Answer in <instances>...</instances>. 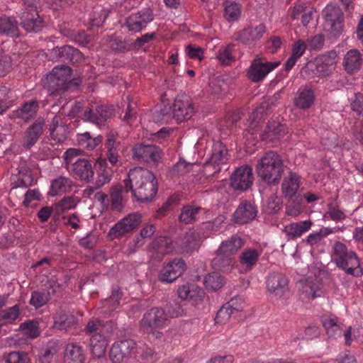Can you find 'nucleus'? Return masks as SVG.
<instances>
[{
  "label": "nucleus",
  "instance_id": "f257e3e1",
  "mask_svg": "<svg viewBox=\"0 0 363 363\" xmlns=\"http://www.w3.org/2000/svg\"><path fill=\"white\" fill-rule=\"evenodd\" d=\"M126 191H131L133 196L140 203L150 201L157 193V180L150 170L143 167L131 169L124 179Z\"/></svg>",
  "mask_w": 363,
  "mask_h": 363
},
{
  "label": "nucleus",
  "instance_id": "f03ea898",
  "mask_svg": "<svg viewBox=\"0 0 363 363\" xmlns=\"http://www.w3.org/2000/svg\"><path fill=\"white\" fill-rule=\"evenodd\" d=\"M71 74L72 69L65 65L55 67L52 72L47 74L44 81V86L48 91L45 101L52 107L58 106L64 103L62 108H65L67 104L66 94L72 84Z\"/></svg>",
  "mask_w": 363,
  "mask_h": 363
},
{
  "label": "nucleus",
  "instance_id": "7ed1b4c3",
  "mask_svg": "<svg viewBox=\"0 0 363 363\" xmlns=\"http://www.w3.org/2000/svg\"><path fill=\"white\" fill-rule=\"evenodd\" d=\"M256 172L259 177L269 185L279 183L284 172L281 156L274 151L266 152L258 161Z\"/></svg>",
  "mask_w": 363,
  "mask_h": 363
},
{
  "label": "nucleus",
  "instance_id": "20e7f679",
  "mask_svg": "<svg viewBox=\"0 0 363 363\" xmlns=\"http://www.w3.org/2000/svg\"><path fill=\"white\" fill-rule=\"evenodd\" d=\"M166 311L158 307L147 311L140 321V329L154 339H161L163 336L161 329L167 325Z\"/></svg>",
  "mask_w": 363,
  "mask_h": 363
},
{
  "label": "nucleus",
  "instance_id": "39448f33",
  "mask_svg": "<svg viewBox=\"0 0 363 363\" xmlns=\"http://www.w3.org/2000/svg\"><path fill=\"white\" fill-rule=\"evenodd\" d=\"M332 258L337 266L348 274L359 276L362 272L356 254L352 251H348L346 245L341 242L337 241L335 243Z\"/></svg>",
  "mask_w": 363,
  "mask_h": 363
},
{
  "label": "nucleus",
  "instance_id": "423d86ee",
  "mask_svg": "<svg viewBox=\"0 0 363 363\" xmlns=\"http://www.w3.org/2000/svg\"><path fill=\"white\" fill-rule=\"evenodd\" d=\"M138 352L136 342L132 339H125L113 345L110 351V359L113 363H121Z\"/></svg>",
  "mask_w": 363,
  "mask_h": 363
},
{
  "label": "nucleus",
  "instance_id": "0eeeda50",
  "mask_svg": "<svg viewBox=\"0 0 363 363\" xmlns=\"http://www.w3.org/2000/svg\"><path fill=\"white\" fill-rule=\"evenodd\" d=\"M141 223L139 213H130L120 220L109 230L108 236L112 239H118L137 228Z\"/></svg>",
  "mask_w": 363,
  "mask_h": 363
},
{
  "label": "nucleus",
  "instance_id": "6e6552de",
  "mask_svg": "<svg viewBox=\"0 0 363 363\" xmlns=\"http://www.w3.org/2000/svg\"><path fill=\"white\" fill-rule=\"evenodd\" d=\"M132 151L133 159L139 162L156 164L161 159L162 151L155 145L137 143Z\"/></svg>",
  "mask_w": 363,
  "mask_h": 363
},
{
  "label": "nucleus",
  "instance_id": "1a4fd4ad",
  "mask_svg": "<svg viewBox=\"0 0 363 363\" xmlns=\"http://www.w3.org/2000/svg\"><path fill=\"white\" fill-rule=\"evenodd\" d=\"M254 177L250 165L238 167L230 177V186L235 190L245 191L252 185Z\"/></svg>",
  "mask_w": 363,
  "mask_h": 363
},
{
  "label": "nucleus",
  "instance_id": "9d476101",
  "mask_svg": "<svg viewBox=\"0 0 363 363\" xmlns=\"http://www.w3.org/2000/svg\"><path fill=\"white\" fill-rule=\"evenodd\" d=\"M116 116L113 105H99L89 108L84 113V119L99 125L101 123L111 119Z\"/></svg>",
  "mask_w": 363,
  "mask_h": 363
},
{
  "label": "nucleus",
  "instance_id": "9b49d317",
  "mask_svg": "<svg viewBox=\"0 0 363 363\" xmlns=\"http://www.w3.org/2000/svg\"><path fill=\"white\" fill-rule=\"evenodd\" d=\"M186 269L184 260L182 258H175L160 270L159 279L162 282L172 283L182 276Z\"/></svg>",
  "mask_w": 363,
  "mask_h": 363
},
{
  "label": "nucleus",
  "instance_id": "f8f14e48",
  "mask_svg": "<svg viewBox=\"0 0 363 363\" xmlns=\"http://www.w3.org/2000/svg\"><path fill=\"white\" fill-rule=\"evenodd\" d=\"M288 279L281 272L271 273L267 279V290L278 298L285 296L288 298L289 290L288 287Z\"/></svg>",
  "mask_w": 363,
  "mask_h": 363
},
{
  "label": "nucleus",
  "instance_id": "ddd939ff",
  "mask_svg": "<svg viewBox=\"0 0 363 363\" xmlns=\"http://www.w3.org/2000/svg\"><path fill=\"white\" fill-rule=\"evenodd\" d=\"M172 108L173 117L179 122L189 120L194 113L193 103L184 94L175 99Z\"/></svg>",
  "mask_w": 363,
  "mask_h": 363
},
{
  "label": "nucleus",
  "instance_id": "4468645a",
  "mask_svg": "<svg viewBox=\"0 0 363 363\" xmlns=\"http://www.w3.org/2000/svg\"><path fill=\"white\" fill-rule=\"evenodd\" d=\"M153 18L152 11L150 9H145L127 17L125 25L129 30L137 33L145 28Z\"/></svg>",
  "mask_w": 363,
  "mask_h": 363
},
{
  "label": "nucleus",
  "instance_id": "2eb2a0df",
  "mask_svg": "<svg viewBox=\"0 0 363 363\" xmlns=\"http://www.w3.org/2000/svg\"><path fill=\"white\" fill-rule=\"evenodd\" d=\"M279 64V62H263L259 58L255 59L248 69L247 75L252 82H259Z\"/></svg>",
  "mask_w": 363,
  "mask_h": 363
},
{
  "label": "nucleus",
  "instance_id": "dca6fc26",
  "mask_svg": "<svg viewBox=\"0 0 363 363\" xmlns=\"http://www.w3.org/2000/svg\"><path fill=\"white\" fill-rule=\"evenodd\" d=\"M52 59L64 62L79 63L82 61V53L77 48L70 45L54 48L51 50Z\"/></svg>",
  "mask_w": 363,
  "mask_h": 363
},
{
  "label": "nucleus",
  "instance_id": "f3484780",
  "mask_svg": "<svg viewBox=\"0 0 363 363\" xmlns=\"http://www.w3.org/2000/svg\"><path fill=\"white\" fill-rule=\"evenodd\" d=\"M266 26L260 23L255 27L248 26L235 34V40L245 45H255L266 32Z\"/></svg>",
  "mask_w": 363,
  "mask_h": 363
},
{
  "label": "nucleus",
  "instance_id": "a211bd4d",
  "mask_svg": "<svg viewBox=\"0 0 363 363\" xmlns=\"http://www.w3.org/2000/svg\"><path fill=\"white\" fill-rule=\"evenodd\" d=\"M257 214V207L251 202L244 200L233 213V221L238 224H246L253 220Z\"/></svg>",
  "mask_w": 363,
  "mask_h": 363
},
{
  "label": "nucleus",
  "instance_id": "6ab92c4d",
  "mask_svg": "<svg viewBox=\"0 0 363 363\" xmlns=\"http://www.w3.org/2000/svg\"><path fill=\"white\" fill-rule=\"evenodd\" d=\"M73 175L81 181L89 182L94 177V172L89 160L77 158L70 168Z\"/></svg>",
  "mask_w": 363,
  "mask_h": 363
},
{
  "label": "nucleus",
  "instance_id": "aec40b11",
  "mask_svg": "<svg viewBox=\"0 0 363 363\" xmlns=\"http://www.w3.org/2000/svg\"><path fill=\"white\" fill-rule=\"evenodd\" d=\"M299 291L302 298L313 300L324 294L323 284L317 279H307L301 282Z\"/></svg>",
  "mask_w": 363,
  "mask_h": 363
},
{
  "label": "nucleus",
  "instance_id": "412c9836",
  "mask_svg": "<svg viewBox=\"0 0 363 363\" xmlns=\"http://www.w3.org/2000/svg\"><path fill=\"white\" fill-rule=\"evenodd\" d=\"M45 123V119L39 117L28 128L26 132V140L23 144L26 149H30L36 143L43 133Z\"/></svg>",
  "mask_w": 363,
  "mask_h": 363
},
{
  "label": "nucleus",
  "instance_id": "4be33fe9",
  "mask_svg": "<svg viewBox=\"0 0 363 363\" xmlns=\"http://www.w3.org/2000/svg\"><path fill=\"white\" fill-rule=\"evenodd\" d=\"M52 328L58 330L67 331L77 323L75 316L70 312L64 310L58 311L53 316Z\"/></svg>",
  "mask_w": 363,
  "mask_h": 363
},
{
  "label": "nucleus",
  "instance_id": "5701e85b",
  "mask_svg": "<svg viewBox=\"0 0 363 363\" xmlns=\"http://www.w3.org/2000/svg\"><path fill=\"white\" fill-rule=\"evenodd\" d=\"M287 133L286 127L277 121L269 122L260 137L262 140L274 142L280 140Z\"/></svg>",
  "mask_w": 363,
  "mask_h": 363
},
{
  "label": "nucleus",
  "instance_id": "b1692460",
  "mask_svg": "<svg viewBox=\"0 0 363 363\" xmlns=\"http://www.w3.org/2000/svg\"><path fill=\"white\" fill-rule=\"evenodd\" d=\"M21 25L27 31L36 33L43 27V21L36 9H29L21 13Z\"/></svg>",
  "mask_w": 363,
  "mask_h": 363
},
{
  "label": "nucleus",
  "instance_id": "393cba45",
  "mask_svg": "<svg viewBox=\"0 0 363 363\" xmlns=\"http://www.w3.org/2000/svg\"><path fill=\"white\" fill-rule=\"evenodd\" d=\"M337 54L331 51L327 55L320 57L316 64L317 73L320 76H328L335 69L337 64Z\"/></svg>",
  "mask_w": 363,
  "mask_h": 363
},
{
  "label": "nucleus",
  "instance_id": "a878e982",
  "mask_svg": "<svg viewBox=\"0 0 363 363\" xmlns=\"http://www.w3.org/2000/svg\"><path fill=\"white\" fill-rule=\"evenodd\" d=\"M179 297L182 300L198 301L203 299V289L194 284H186L178 289Z\"/></svg>",
  "mask_w": 363,
  "mask_h": 363
},
{
  "label": "nucleus",
  "instance_id": "bb28decb",
  "mask_svg": "<svg viewBox=\"0 0 363 363\" xmlns=\"http://www.w3.org/2000/svg\"><path fill=\"white\" fill-rule=\"evenodd\" d=\"M85 356L82 347L77 343L69 342L65 349L64 363H84Z\"/></svg>",
  "mask_w": 363,
  "mask_h": 363
},
{
  "label": "nucleus",
  "instance_id": "cd10ccee",
  "mask_svg": "<svg viewBox=\"0 0 363 363\" xmlns=\"http://www.w3.org/2000/svg\"><path fill=\"white\" fill-rule=\"evenodd\" d=\"M228 156L225 145L220 141H216L212 146L211 157L207 162L214 166L225 164L228 160Z\"/></svg>",
  "mask_w": 363,
  "mask_h": 363
},
{
  "label": "nucleus",
  "instance_id": "c85d7f7f",
  "mask_svg": "<svg viewBox=\"0 0 363 363\" xmlns=\"http://www.w3.org/2000/svg\"><path fill=\"white\" fill-rule=\"evenodd\" d=\"M314 99V93L311 88L301 87L294 99V105L301 109H308L313 104Z\"/></svg>",
  "mask_w": 363,
  "mask_h": 363
},
{
  "label": "nucleus",
  "instance_id": "c756f323",
  "mask_svg": "<svg viewBox=\"0 0 363 363\" xmlns=\"http://www.w3.org/2000/svg\"><path fill=\"white\" fill-rule=\"evenodd\" d=\"M38 108L39 101L36 99H33L21 105L16 111V116L25 122H28L36 116Z\"/></svg>",
  "mask_w": 363,
  "mask_h": 363
},
{
  "label": "nucleus",
  "instance_id": "7c9ffc66",
  "mask_svg": "<svg viewBox=\"0 0 363 363\" xmlns=\"http://www.w3.org/2000/svg\"><path fill=\"white\" fill-rule=\"evenodd\" d=\"M234 264V259L232 256L222 252L216 251V256L213 259L211 265L213 268L218 271L227 272L231 270Z\"/></svg>",
  "mask_w": 363,
  "mask_h": 363
},
{
  "label": "nucleus",
  "instance_id": "2f4dec72",
  "mask_svg": "<svg viewBox=\"0 0 363 363\" xmlns=\"http://www.w3.org/2000/svg\"><path fill=\"white\" fill-rule=\"evenodd\" d=\"M343 65L348 74L357 72L362 65V58L357 50H351L345 56Z\"/></svg>",
  "mask_w": 363,
  "mask_h": 363
},
{
  "label": "nucleus",
  "instance_id": "473e14b6",
  "mask_svg": "<svg viewBox=\"0 0 363 363\" xmlns=\"http://www.w3.org/2000/svg\"><path fill=\"white\" fill-rule=\"evenodd\" d=\"M311 220L293 223L285 226L284 232L291 239H296L307 232L312 226Z\"/></svg>",
  "mask_w": 363,
  "mask_h": 363
},
{
  "label": "nucleus",
  "instance_id": "72a5a7b5",
  "mask_svg": "<svg viewBox=\"0 0 363 363\" xmlns=\"http://www.w3.org/2000/svg\"><path fill=\"white\" fill-rule=\"evenodd\" d=\"M245 244V240L237 235H232L230 238L221 242L219 252H225L230 256L234 255Z\"/></svg>",
  "mask_w": 363,
  "mask_h": 363
},
{
  "label": "nucleus",
  "instance_id": "f704fd0d",
  "mask_svg": "<svg viewBox=\"0 0 363 363\" xmlns=\"http://www.w3.org/2000/svg\"><path fill=\"white\" fill-rule=\"evenodd\" d=\"M96 164L99 165V170L97 179L94 182V189H98L110 182L112 176V170L106 167L107 162L106 159L99 158L96 161Z\"/></svg>",
  "mask_w": 363,
  "mask_h": 363
},
{
  "label": "nucleus",
  "instance_id": "c9c22d12",
  "mask_svg": "<svg viewBox=\"0 0 363 363\" xmlns=\"http://www.w3.org/2000/svg\"><path fill=\"white\" fill-rule=\"evenodd\" d=\"M234 299H230L220 308L215 318L216 324L223 325L226 323L235 312L240 311V307L234 306Z\"/></svg>",
  "mask_w": 363,
  "mask_h": 363
},
{
  "label": "nucleus",
  "instance_id": "e433bc0d",
  "mask_svg": "<svg viewBox=\"0 0 363 363\" xmlns=\"http://www.w3.org/2000/svg\"><path fill=\"white\" fill-rule=\"evenodd\" d=\"M62 347L59 340H50L41 354L39 356L40 363H51Z\"/></svg>",
  "mask_w": 363,
  "mask_h": 363
},
{
  "label": "nucleus",
  "instance_id": "4c0bfd02",
  "mask_svg": "<svg viewBox=\"0 0 363 363\" xmlns=\"http://www.w3.org/2000/svg\"><path fill=\"white\" fill-rule=\"evenodd\" d=\"M179 247L182 252L186 254H191L198 250L200 247L198 235L195 232L186 233L182 238Z\"/></svg>",
  "mask_w": 363,
  "mask_h": 363
},
{
  "label": "nucleus",
  "instance_id": "58836bf2",
  "mask_svg": "<svg viewBox=\"0 0 363 363\" xmlns=\"http://www.w3.org/2000/svg\"><path fill=\"white\" fill-rule=\"evenodd\" d=\"M152 247L153 253L157 255L156 258L158 259H162L164 255L169 254L173 249L170 239L167 237L155 239L152 244Z\"/></svg>",
  "mask_w": 363,
  "mask_h": 363
},
{
  "label": "nucleus",
  "instance_id": "ea45409f",
  "mask_svg": "<svg viewBox=\"0 0 363 363\" xmlns=\"http://www.w3.org/2000/svg\"><path fill=\"white\" fill-rule=\"evenodd\" d=\"M201 210V207L194 205L184 206L179 216V221L185 225L194 223L197 220V216Z\"/></svg>",
  "mask_w": 363,
  "mask_h": 363
},
{
  "label": "nucleus",
  "instance_id": "a19ab883",
  "mask_svg": "<svg viewBox=\"0 0 363 363\" xmlns=\"http://www.w3.org/2000/svg\"><path fill=\"white\" fill-rule=\"evenodd\" d=\"M299 188V182L296 174H291L286 177L281 184L282 194L285 198L289 199L295 196Z\"/></svg>",
  "mask_w": 363,
  "mask_h": 363
},
{
  "label": "nucleus",
  "instance_id": "79ce46f5",
  "mask_svg": "<svg viewBox=\"0 0 363 363\" xmlns=\"http://www.w3.org/2000/svg\"><path fill=\"white\" fill-rule=\"evenodd\" d=\"M0 34L11 37L18 35L17 22L11 17H0Z\"/></svg>",
  "mask_w": 363,
  "mask_h": 363
},
{
  "label": "nucleus",
  "instance_id": "37998d69",
  "mask_svg": "<svg viewBox=\"0 0 363 363\" xmlns=\"http://www.w3.org/2000/svg\"><path fill=\"white\" fill-rule=\"evenodd\" d=\"M106 346V336L99 337L93 336L90 338L91 352L96 358H101L104 356Z\"/></svg>",
  "mask_w": 363,
  "mask_h": 363
},
{
  "label": "nucleus",
  "instance_id": "c03bdc74",
  "mask_svg": "<svg viewBox=\"0 0 363 363\" xmlns=\"http://www.w3.org/2000/svg\"><path fill=\"white\" fill-rule=\"evenodd\" d=\"M259 254L255 249H245L240 255V263L250 270L257 263Z\"/></svg>",
  "mask_w": 363,
  "mask_h": 363
},
{
  "label": "nucleus",
  "instance_id": "a18cd8bd",
  "mask_svg": "<svg viewBox=\"0 0 363 363\" xmlns=\"http://www.w3.org/2000/svg\"><path fill=\"white\" fill-rule=\"evenodd\" d=\"M224 6V16L228 21H237L241 14V6L239 4L230 1L225 0L223 2Z\"/></svg>",
  "mask_w": 363,
  "mask_h": 363
},
{
  "label": "nucleus",
  "instance_id": "49530a36",
  "mask_svg": "<svg viewBox=\"0 0 363 363\" xmlns=\"http://www.w3.org/2000/svg\"><path fill=\"white\" fill-rule=\"evenodd\" d=\"M127 192L125 186L116 185L111 189L110 197L111 206L113 210L121 211L123 208V192Z\"/></svg>",
  "mask_w": 363,
  "mask_h": 363
},
{
  "label": "nucleus",
  "instance_id": "de8ad7c7",
  "mask_svg": "<svg viewBox=\"0 0 363 363\" xmlns=\"http://www.w3.org/2000/svg\"><path fill=\"white\" fill-rule=\"evenodd\" d=\"M73 185L74 183L69 178L60 176L52 181L51 189L55 194H58L69 191Z\"/></svg>",
  "mask_w": 363,
  "mask_h": 363
},
{
  "label": "nucleus",
  "instance_id": "09e8293b",
  "mask_svg": "<svg viewBox=\"0 0 363 363\" xmlns=\"http://www.w3.org/2000/svg\"><path fill=\"white\" fill-rule=\"evenodd\" d=\"M110 48L115 52L125 53L133 50L132 40L115 38L110 40Z\"/></svg>",
  "mask_w": 363,
  "mask_h": 363
},
{
  "label": "nucleus",
  "instance_id": "8fccbe9b",
  "mask_svg": "<svg viewBox=\"0 0 363 363\" xmlns=\"http://www.w3.org/2000/svg\"><path fill=\"white\" fill-rule=\"evenodd\" d=\"M50 292L47 290H36L31 293L30 304L35 308H40L45 305L50 300Z\"/></svg>",
  "mask_w": 363,
  "mask_h": 363
},
{
  "label": "nucleus",
  "instance_id": "3c124183",
  "mask_svg": "<svg viewBox=\"0 0 363 363\" xmlns=\"http://www.w3.org/2000/svg\"><path fill=\"white\" fill-rule=\"evenodd\" d=\"M85 332L91 335V337L96 336L97 337L107 336L105 332V326L99 320H91L88 322Z\"/></svg>",
  "mask_w": 363,
  "mask_h": 363
},
{
  "label": "nucleus",
  "instance_id": "603ef678",
  "mask_svg": "<svg viewBox=\"0 0 363 363\" xmlns=\"http://www.w3.org/2000/svg\"><path fill=\"white\" fill-rule=\"evenodd\" d=\"M33 182L34 179L30 171L26 168L21 169L19 171V177L17 181L13 183V189L17 187H28L33 185Z\"/></svg>",
  "mask_w": 363,
  "mask_h": 363
},
{
  "label": "nucleus",
  "instance_id": "864d4df0",
  "mask_svg": "<svg viewBox=\"0 0 363 363\" xmlns=\"http://www.w3.org/2000/svg\"><path fill=\"white\" fill-rule=\"evenodd\" d=\"M324 18L325 23L338 20H343V13L341 9L335 5H328L324 11Z\"/></svg>",
  "mask_w": 363,
  "mask_h": 363
},
{
  "label": "nucleus",
  "instance_id": "5fc2aeb1",
  "mask_svg": "<svg viewBox=\"0 0 363 363\" xmlns=\"http://www.w3.org/2000/svg\"><path fill=\"white\" fill-rule=\"evenodd\" d=\"M67 125L62 121V118H61V116L59 115H55L52 118V119L50 122V127H49V131H50V136L54 140L58 139L60 140V138H57L58 134H59L58 129H62L64 131H65V130H67Z\"/></svg>",
  "mask_w": 363,
  "mask_h": 363
},
{
  "label": "nucleus",
  "instance_id": "6e6d98bb",
  "mask_svg": "<svg viewBox=\"0 0 363 363\" xmlns=\"http://www.w3.org/2000/svg\"><path fill=\"white\" fill-rule=\"evenodd\" d=\"M333 233H334L333 229L323 227L318 232L310 234L307 237L306 242L311 246H313L319 243L324 238Z\"/></svg>",
  "mask_w": 363,
  "mask_h": 363
},
{
  "label": "nucleus",
  "instance_id": "4d7b16f0",
  "mask_svg": "<svg viewBox=\"0 0 363 363\" xmlns=\"http://www.w3.org/2000/svg\"><path fill=\"white\" fill-rule=\"evenodd\" d=\"M204 285L208 290H218L223 285V278L217 273L210 274L205 277Z\"/></svg>",
  "mask_w": 363,
  "mask_h": 363
},
{
  "label": "nucleus",
  "instance_id": "13d9d810",
  "mask_svg": "<svg viewBox=\"0 0 363 363\" xmlns=\"http://www.w3.org/2000/svg\"><path fill=\"white\" fill-rule=\"evenodd\" d=\"M20 330L25 331L31 338H35L40 334L38 322L33 320L22 323L20 325Z\"/></svg>",
  "mask_w": 363,
  "mask_h": 363
},
{
  "label": "nucleus",
  "instance_id": "bf43d9fd",
  "mask_svg": "<svg viewBox=\"0 0 363 363\" xmlns=\"http://www.w3.org/2000/svg\"><path fill=\"white\" fill-rule=\"evenodd\" d=\"M323 325L330 337L335 336L340 330V325L337 324L336 317H325L322 318Z\"/></svg>",
  "mask_w": 363,
  "mask_h": 363
},
{
  "label": "nucleus",
  "instance_id": "052dcab7",
  "mask_svg": "<svg viewBox=\"0 0 363 363\" xmlns=\"http://www.w3.org/2000/svg\"><path fill=\"white\" fill-rule=\"evenodd\" d=\"M122 293L119 289L113 290L111 296L104 301V307H106L109 311H114L119 306V301Z\"/></svg>",
  "mask_w": 363,
  "mask_h": 363
},
{
  "label": "nucleus",
  "instance_id": "680f3d73",
  "mask_svg": "<svg viewBox=\"0 0 363 363\" xmlns=\"http://www.w3.org/2000/svg\"><path fill=\"white\" fill-rule=\"evenodd\" d=\"M20 311L18 305H15L0 313V320L6 323H13L19 316Z\"/></svg>",
  "mask_w": 363,
  "mask_h": 363
},
{
  "label": "nucleus",
  "instance_id": "e2e57ef3",
  "mask_svg": "<svg viewBox=\"0 0 363 363\" xmlns=\"http://www.w3.org/2000/svg\"><path fill=\"white\" fill-rule=\"evenodd\" d=\"M82 152V150L76 148H69L65 152L64 160L67 169L74 165V162Z\"/></svg>",
  "mask_w": 363,
  "mask_h": 363
},
{
  "label": "nucleus",
  "instance_id": "0e129e2a",
  "mask_svg": "<svg viewBox=\"0 0 363 363\" xmlns=\"http://www.w3.org/2000/svg\"><path fill=\"white\" fill-rule=\"evenodd\" d=\"M329 216L330 219L335 221L342 220L346 218L345 213L334 203H331L328 205V211L325 216Z\"/></svg>",
  "mask_w": 363,
  "mask_h": 363
},
{
  "label": "nucleus",
  "instance_id": "69168bd1",
  "mask_svg": "<svg viewBox=\"0 0 363 363\" xmlns=\"http://www.w3.org/2000/svg\"><path fill=\"white\" fill-rule=\"evenodd\" d=\"M76 205L77 202L74 198L72 196H67L63 198L60 201H59L55 208L57 213L60 214V213L63 212L64 211L74 208Z\"/></svg>",
  "mask_w": 363,
  "mask_h": 363
},
{
  "label": "nucleus",
  "instance_id": "338daca9",
  "mask_svg": "<svg viewBox=\"0 0 363 363\" xmlns=\"http://www.w3.org/2000/svg\"><path fill=\"white\" fill-rule=\"evenodd\" d=\"M172 113V106H164L160 110H155L153 113V118L156 122L167 121Z\"/></svg>",
  "mask_w": 363,
  "mask_h": 363
},
{
  "label": "nucleus",
  "instance_id": "774afa93",
  "mask_svg": "<svg viewBox=\"0 0 363 363\" xmlns=\"http://www.w3.org/2000/svg\"><path fill=\"white\" fill-rule=\"evenodd\" d=\"M28 357L25 352H13L9 354L7 363H28Z\"/></svg>",
  "mask_w": 363,
  "mask_h": 363
}]
</instances>
